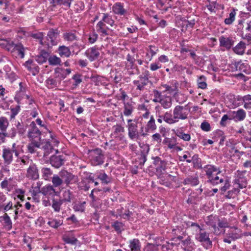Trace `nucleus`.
I'll return each instance as SVG.
<instances>
[{"label": "nucleus", "instance_id": "36", "mask_svg": "<svg viewBox=\"0 0 251 251\" xmlns=\"http://www.w3.org/2000/svg\"><path fill=\"white\" fill-rule=\"evenodd\" d=\"M156 125L155 123V119L153 116L150 117V120L148 122L146 126H144V131L146 133V136L148 133L151 131H154L156 129Z\"/></svg>", "mask_w": 251, "mask_h": 251}, {"label": "nucleus", "instance_id": "62", "mask_svg": "<svg viewBox=\"0 0 251 251\" xmlns=\"http://www.w3.org/2000/svg\"><path fill=\"white\" fill-rule=\"evenodd\" d=\"M224 180L223 178H220L218 176H212L211 177L207 179V182L210 183L213 185H216L220 183H223Z\"/></svg>", "mask_w": 251, "mask_h": 251}, {"label": "nucleus", "instance_id": "5", "mask_svg": "<svg viewBox=\"0 0 251 251\" xmlns=\"http://www.w3.org/2000/svg\"><path fill=\"white\" fill-rule=\"evenodd\" d=\"M149 82V78L147 76H139L137 79L133 81L135 91L133 92L132 95L134 97L140 96L142 92L145 90L146 86Z\"/></svg>", "mask_w": 251, "mask_h": 251}, {"label": "nucleus", "instance_id": "15", "mask_svg": "<svg viewBox=\"0 0 251 251\" xmlns=\"http://www.w3.org/2000/svg\"><path fill=\"white\" fill-rule=\"evenodd\" d=\"M24 65L33 75H36L39 73L40 68L33 59H28L25 63Z\"/></svg>", "mask_w": 251, "mask_h": 251}, {"label": "nucleus", "instance_id": "33", "mask_svg": "<svg viewBox=\"0 0 251 251\" xmlns=\"http://www.w3.org/2000/svg\"><path fill=\"white\" fill-rule=\"evenodd\" d=\"M146 57L149 61L152 60V57L158 52V48L154 45H149L147 49Z\"/></svg>", "mask_w": 251, "mask_h": 251}, {"label": "nucleus", "instance_id": "10", "mask_svg": "<svg viewBox=\"0 0 251 251\" xmlns=\"http://www.w3.org/2000/svg\"><path fill=\"white\" fill-rule=\"evenodd\" d=\"M41 132L36 125L35 122L30 123L27 131V137L30 140L41 139Z\"/></svg>", "mask_w": 251, "mask_h": 251}, {"label": "nucleus", "instance_id": "56", "mask_svg": "<svg viewBox=\"0 0 251 251\" xmlns=\"http://www.w3.org/2000/svg\"><path fill=\"white\" fill-rule=\"evenodd\" d=\"M112 129L113 130V134L116 137L119 136L122 133L125 132L124 127L119 124H117L116 125L113 126L112 127Z\"/></svg>", "mask_w": 251, "mask_h": 251}, {"label": "nucleus", "instance_id": "42", "mask_svg": "<svg viewBox=\"0 0 251 251\" xmlns=\"http://www.w3.org/2000/svg\"><path fill=\"white\" fill-rule=\"evenodd\" d=\"M70 50L72 49V53L73 54L77 55L82 49L85 48V46L82 45L77 41H75L74 43L69 47Z\"/></svg>", "mask_w": 251, "mask_h": 251}, {"label": "nucleus", "instance_id": "1", "mask_svg": "<svg viewBox=\"0 0 251 251\" xmlns=\"http://www.w3.org/2000/svg\"><path fill=\"white\" fill-rule=\"evenodd\" d=\"M139 118L136 119H128L126 127L128 130V136L131 140L137 141L141 137L146 136L144 131V125H142L141 121L139 122Z\"/></svg>", "mask_w": 251, "mask_h": 251}, {"label": "nucleus", "instance_id": "25", "mask_svg": "<svg viewBox=\"0 0 251 251\" xmlns=\"http://www.w3.org/2000/svg\"><path fill=\"white\" fill-rule=\"evenodd\" d=\"M199 182L198 176L195 174L194 176H188L184 179L183 183L184 185H190L192 186H195L198 185Z\"/></svg>", "mask_w": 251, "mask_h": 251}, {"label": "nucleus", "instance_id": "50", "mask_svg": "<svg viewBox=\"0 0 251 251\" xmlns=\"http://www.w3.org/2000/svg\"><path fill=\"white\" fill-rule=\"evenodd\" d=\"M177 140L176 137H166L163 140V143L168 146V148L173 149L176 144Z\"/></svg>", "mask_w": 251, "mask_h": 251}, {"label": "nucleus", "instance_id": "37", "mask_svg": "<svg viewBox=\"0 0 251 251\" xmlns=\"http://www.w3.org/2000/svg\"><path fill=\"white\" fill-rule=\"evenodd\" d=\"M90 79L94 83L95 85L99 86L105 85H106V79L104 76L99 75H92L90 76Z\"/></svg>", "mask_w": 251, "mask_h": 251}, {"label": "nucleus", "instance_id": "55", "mask_svg": "<svg viewBox=\"0 0 251 251\" xmlns=\"http://www.w3.org/2000/svg\"><path fill=\"white\" fill-rule=\"evenodd\" d=\"M46 85L49 89H53L58 85V82L56 79L52 77H49L46 80Z\"/></svg>", "mask_w": 251, "mask_h": 251}, {"label": "nucleus", "instance_id": "9", "mask_svg": "<svg viewBox=\"0 0 251 251\" xmlns=\"http://www.w3.org/2000/svg\"><path fill=\"white\" fill-rule=\"evenodd\" d=\"M58 175L63 180V182L67 186L71 184L76 183L78 181V178L77 176L74 175L65 170L60 171Z\"/></svg>", "mask_w": 251, "mask_h": 251}, {"label": "nucleus", "instance_id": "54", "mask_svg": "<svg viewBox=\"0 0 251 251\" xmlns=\"http://www.w3.org/2000/svg\"><path fill=\"white\" fill-rule=\"evenodd\" d=\"M49 64L52 66H56L60 65L61 62L60 58L57 57L55 55H53L49 56L48 59Z\"/></svg>", "mask_w": 251, "mask_h": 251}, {"label": "nucleus", "instance_id": "38", "mask_svg": "<svg viewBox=\"0 0 251 251\" xmlns=\"http://www.w3.org/2000/svg\"><path fill=\"white\" fill-rule=\"evenodd\" d=\"M1 218L2 219L3 228L6 230H10L12 228V222L8 214L5 213L2 216H1Z\"/></svg>", "mask_w": 251, "mask_h": 251}, {"label": "nucleus", "instance_id": "8", "mask_svg": "<svg viewBox=\"0 0 251 251\" xmlns=\"http://www.w3.org/2000/svg\"><path fill=\"white\" fill-rule=\"evenodd\" d=\"M190 109L188 108V104L185 106L176 105L173 109L174 119L178 122L179 120H185L188 118Z\"/></svg>", "mask_w": 251, "mask_h": 251}, {"label": "nucleus", "instance_id": "20", "mask_svg": "<svg viewBox=\"0 0 251 251\" xmlns=\"http://www.w3.org/2000/svg\"><path fill=\"white\" fill-rule=\"evenodd\" d=\"M85 54L90 61H93L99 58L100 52L98 48L93 47L87 49Z\"/></svg>", "mask_w": 251, "mask_h": 251}, {"label": "nucleus", "instance_id": "19", "mask_svg": "<svg viewBox=\"0 0 251 251\" xmlns=\"http://www.w3.org/2000/svg\"><path fill=\"white\" fill-rule=\"evenodd\" d=\"M158 178L159 183L167 187H169L173 182L176 181V177L169 174L162 175Z\"/></svg>", "mask_w": 251, "mask_h": 251}, {"label": "nucleus", "instance_id": "11", "mask_svg": "<svg viewBox=\"0 0 251 251\" xmlns=\"http://www.w3.org/2000/svg\"><path fill=\"white\" fill-rule=\"evenodd\" d=\"M153 167L155 169V174L158 177L163 175V172L165 170L166 162L158 157L156 156L152 158Z\"/></svg>", "mask_w": 251, "mask_h": 251}, {"label": "nucleus", "instance_id": "32", "mask_svg": "<svg viewBox=\"0 0 251 251\" xmlns=\"http://www.w3.org/2000/svg\"><path fill=\"white\" fill-rule=\"evenodd\" d=\"M126 61L125 63V68L128 70H132L136 68V66L135 64V59L130 54H128L126 56Z\"/></svg>", "mask_w": 251, "mask_h": 251}, {"label": "nucleus", "instance_id": "40", "mask_svg": "<svg viewBox=\"0 0 251 251\" xmlns=\"http://www.w3.org/2000/svg\"><path fill=\"white\" fill-rule=\"evenodd\" d=\"M96 28L97 32L101 35L106 36L108 35L107 29H109V28L102 21H100L98 22L96 25Z\"/></svg>", "mask_w": 251, "mask_h": 251}, {"label": "nucleus", "instance_id": "52", "mask_svg": "<svg viewBox=\"0 0 251 251\" xmlns=\"http://www.w3.org/2000/svg\"><path fill=\"white\" fill-rule=\"evenodd\" d=\"M163 121L168 124H173L176 123V120L174 119L173 114H172L170 112H166L162 115Z\"/></svg>", "mask_w": 251, "mask_h": 251}, {"label": "nucleus", "instance_id": "4", "mask_svg": "<svg viewBox=\"0 0 251 251\" xmlns=\"http://www.w3.org/2000/svg\"><path fill=\"white\" fill-rule=\"evenodd\" d=\"M88 154L92 165L95 166L103 163L105 158L101 149L96 148L89 150Z\"/></svg>", "mask_w": 251, "mask_h": 251}, {"label": "nucleus", "instance_id": "44", "mask_svg": "<svg viewBox=\"0 0 251 251\" xmlns=\"http://www.w3.org/2000/svg\"><path fill=\"white\" fill-rule=\"evenodd\" d=\"M237 9L232 8L229 14L228 18H226L224 20V23L227 25H231L235 20V16L236 15V11Z\"/></svg>", "mask_w": 251, "mask_h": 251}, {"label": "nucleus", "instance_id": "57", "mask_svg": "<svg viewBox=\"0 0 251 251\" xmlns=\"http://www.w3.org/2000/svg\"><path fill=\"white\" fill-rule=\"evenodd\" d=\"M63 204L62 201L61 199H52L51 206L54 211L56 212H59L61 209V206Z\"/></svg>", "mask_w": 251, "mask_h": 251}, {"label": "nucleus", "instance_id": "23", "mask_svg": "<svg viewBox=\"0 0 251 251\" xmlns=\"http://www.w3.org/2000/svg\"><path fill=\"white\" fill-rule=\"evenodd\" d=\"M15 151L14 150L4 148L3 150L2 157L4 159L5 165L10 164L12 160L13 153Z\"/></svg>", "mask_w": 251, "mask_h": 251}, {"label": "nucleus", "instance_id": "39", "mask_svg": "<svg viewBox=\"0 0 251 251\" xmlns=\"http://www.w3.org/2000/svg\"><path fill=\"white\" fill-rule=\"evenodd\" d=\"M246 48L245 43L240 41L237 45L233 48V51L235 53L239 55H242L244 54Z\"/></svg>", "mask_w": 251, "mask_h": 251}, {"label": "nucleus", "instance_id": "41", "mask_svg": "<svg viewBox=\"0 0 251 251\" xmlns=\"http://www.w3.org/2000/svg\"><path fill=\"white\" fill-rule=\"evenodd\" d=\"M49 53L44 50L41 51L40 54L35 57V61L39 64L46 62L49 58Z\"/></svg>", "mask_w": 251, "mask_h": 251}, {"label": "nucleus", "instance_id": "51", "mask_svg": "<svg viewBox=\"0 0 251 251\" xmlns=\"http://www.w3.org/2000/svg\"><path fill=\"white\" fill-rule=\"evenodd\" d=\"M159 103L164 108H169L172 106V99L170 97H163Z\"/></svg>", "mask_w": 251, "mask_h": 251}, {"label": "nucleus", "instance_id": "27", "mask_svg": "<svg viewBox=\"0 0 251 251\" xmlns=\"http://www.w3.org/2000/svg\"><path fill=\"white\" fill-rule=\"evenodd\" d=\"M128 247L129 251H141V243L138 239L129 240Z\"/></svg>", "mask_w": 251, "mask_h": 251}, {"label": "nucleus", "instance_id": "46", "mask_svg": "<svg viewBox=\"0 0 251 251\" xmlns=\"http://www.w3.org/2000/svg\"><path fill=\"white\" fill-rule=\"evenodd\" d=\"M63 221L62 219H57L55 218L50 219L47 224L53 228H57L63 225Z\"/></svg>", "mask_w": 251, "mask_h": 251}, {"label": "nucleus", "instance_id": "64", "mask_svg": "<svg viewBox=\"0 0 251 251\" xmlns=\"http://www.w3.org/2000/svg\"><path fill=\"white\" fill-rule=\"evenodd\" d=\"M243 99L244 107L246 109H251V95H245Z\"/></svg>", "mask_w": 251, "mask_h": 251}, {"label": "nucleus", "instance_id": "12", "mask_svg": "<svg viewBox=\"0 0 251 251\" xmlns=\"http://www.w3.org/2000/svg\"><path fill=\"white\" fill-rule=\"evenodd\" d=\"M58 35L59 32L57 29H51L48 31L47 36V48H51L57 45Z\"/></svg>", "mask_w": 251, "mask_h": 251}, {"label": "nucleus", "instance_id": "14", "mask_svg": "<svg viewBox=\"0 0 251 251\" xmlns=\"http://www.w3.org/2000/svg\"><path fill=\"white\" fill-rule=\"evenodd\" d=\"M26 176L30 179L36 180L39 177L38 170L36 164L31 163L27 169Z\"/></svg>", "mask_w": 251, "mask_h": 251}, {"label": "nucleus", "instance_id": "45", "mask_svg": "<svg viewBox=\"0 0 251 251\" xmlns=\"http://www.w3.org/2000/svg\"><path fill=\"white\" fill-rule=\"evenodd\" d=\"M31 142L27 145L28 151L31 153H33L35 152L36 148H39L41 146L40 140H31Z\"/></svg>", "mask_w": 251, "mask_h": 251}, {"label": "nucleus", "instance_id": "2", "mask_svg": "<svg viewBox=\"0 0 251 251\" xmlns=\"http://www.w3.org/2000/svg\"><path fill=\"white\" fill-rule=\"evenodd\" d=\"M1 48L11 52H12L13 50L17 51L18 55L21 58H24L25 56V48L23 45L21 43L14 44L13 42L9 38H1Z\"/></svg>", "mask_w": 251, "mask_h": 251}, {"label": "nucleus", "instance_id": "61", "mask_svg": "<svg viewBox=\"0 0 251 251\" xmlns=\"http://www.w3.org/2000/svg\"><path fill=\"white\" fill-rule=\"evenodd\" d=\"M101 21H102L103 23H106L110 25L111 26L115 25V21L108 13H103V17Z\"/></svg>", "mask_w": 251, "mask_h": 251}, {"label": "nucleus", "instance_id": "60", "mask_svg": "<svg viewBox=\"0 0 251 251\" xmlns=\"http://www.w3.org/2000/svg\"><path fill=\"white\" fill-rule=\"evenodd\" d=\"M9 125L7 119L4 117H1V134L4 136H8L7 134L5 132L6 128Z\"/></svg>", "mask_w": 251, "mask_h": 251}, {"label": "nucleus", "instance_id": "29", "mask_svg": "<svg viewBox=\"0 0 251 251\" xmlns=\"http://www.w3.org/2000/svg\"><path fill=\"white\" fill-rule=\"evenodd\" d=\"M96 177L104 184H108L112 181L111 177L107 175L103 171H100L95 174Z\"/></svg>", "mask_w": 251, "mask_h": 251}, {"label": "nucleus", "instance_id": "13", "mask_svg": "<svg viewBox=\"0 0 251 251\" xmlns=\"http://www.w3.org/2000/svg\"><path fill=\"white\" fill-rule=\"evenodd\" d=\"M113 13L120 16H126L128 15V9L125 7V4L121 2H115L112 7Z\"/></svg>", "mask_w": 251, "mask_h": 251}, {"label": "nucleus", "instance_id": "24", "mask_svg": "<svg viewBox=\"0 0 251 251\" xmlns=\"http://www.w3.org/2000/svg\"><path fill=\"white\" fill-rule=\"evenodd\" d=\"M123 105L124 109L123 111V114L125 116L127 117L131 115L134 111V106L133 102L130 100L127 101V102H124L123 103Z\"/></svg>", "mask_w": 251, "mask_h": 251}, {"label": "nucleus", "instance_id": "22", "mask_svg": "<svg viewBox=\"0 0 251 251\" xmlns=\"http://www.w3.org/2000/svg\"><path fill=\"white\" fill-rule=\"evenodd\" d=\"M57 52L61 57L69 58L72 54L70 47L65 45L59 46Z\"/></svg>", "mask_w": 251, "mask_h": 251}, {"label": "nucleus", "instance_id": "30", "mask_svg": "<svg viewBox=\"0 0 251 251\" xmlns=\"http://www.w3.org/2000/svg\"><path fill=\"white\" fill-rule=\"evenodd\" d=\"M196 24V21L195 19H193L190 21L184 20L182 21V23L180 25L181 30L182 32H185L189 28H193Z\"/></svg>", "mask_w": 251, "mask_h": 251}, {"label": "nucleus", "instance_id": "47", "mask_svg": "<svg viewBox=\"0 0 251 251\" xmlns=\"http://www.w3.org/2000/svg\"><path fill=\"white\" fill-rule=\"evenodd\" d=\"M182 244L184 247L185 250L187 251H191L195 248V244L189 237L182 241Z\"/></svg>", "mask_w": 251, "mask_h": 251}, {"label": "nucleus", "instance_id": "6", "mask_svg": "<svg viewBox=\"0 0 251 251\" xmlns=\"http://www.w3.org/2000/svg\"><path fill=\"white\" fill-rule=\"evenodd\" d=\"M225 236L223 238L225 243L230 244L232 241H234L242 237V230L236 226H230Z\"/></svg>", "mask_w": 251, "mask_h": 251}, {"label": "nucleus", "instance_id": "18", "mask_svg": "<svg viewBox=\"0 0 251 251\" xmlns=\"http://www.w3.org/2000/svg\"><path fill=\"white\" fill-rule=\"evenodd\" d=\"M219 45L221 47H224L228 50L234 45V41L232 38L221 36L219 38Z\"/></svg>", "mask_w": 251, "mask_h": 251}, {"label": "nucleus", "instance_id": "16", "mask_svg": "<svg viewBox=\"0 0 251 251\" xmlns=\"http://www.w3.org/2000/svg\"><path fill=\"white\" fill-rule=\"evenodd\" d=\"M202 169L205 173L207 179L213 176V173H215L217 175L221 172L219 168L210 164L205 165Z\"/></svg>", "mask_w": 251, "mask_h": 251}, {"label": "nucleus", "instance_id": "7", "mask_svg": "<svg viewBox=\"0 0 251 251\" xmlns=\"http://www.w3.org/2000/svg\"><path fill=\"white\" fill-rule=\"evenodd\" d=\"M210 233L203 229L198 234H196L195 240L206 250L211 249L212 247V241L210 238Z\"/></svg>", "mask_w": 251, "mask_h": 251}, {"label": "nucleus", "instance_id": "26", "mask_svg": "<svg viewBox=\"0 0 251 251\" xmlns=\"http://www.w3.org/2000/svg\"><path fill=\"white\" fill-rule=\"evenodd\" d=\"M232 119L235 122L242 121L244 120L246 117V112L243 109H239L236 111H232Z\"/></svg>", "mask_w": 251, "mask_h": 251}, {"label": "nucleus", "instance_id": "53", "mask_svg": "<svg viewBox=\"0 0 251 251\" xmlns=\"http://www.w3.org/2000/svg\"><path fill=\"white\" fill-rule=\"evenodd\" d=\"M50 4L53 7L62 4L67 6L68 8H70L71 6V1L65 0H50Z\"/></svg>", "mask_w": 251, "mask_h": 251}, {"label": "nucleus", "instance_id": "59", "mask_svg": "<svg viewBox=\"0 0 251 251\" xmlns=\"http://www.w3.org/2000/svg\"><path fill=\"white\" fill-rule=\"evenodd\" d=\"M206 81V78L204 75L200 76L197 80L198 87L202 89H206L207 86Z\"/></svg>", "mask_w": 251, "mask_h": 251}, {"label": "nucleus", "instance_id": "3", "mask_svg": "<svg viewBox=\"0 0 251 251\" xmlns=\"http://www.w3.org/2000/svg\"><path fill=\"white\" fill-rule=\"evenodd\" d=\"M232 183L234 188L232 190L228 192V196L229 198L234 197L233 195H237L240 192V189L247 187V179L243 174L238 173Z\"/></svg>", "mask_w": 251, "mask_h": 251}, {"label": "nucleus", "instance_id": "34", "mask_svg": "<svg viewBox=\"0 0 251 251\" xmlns=\"http://www.w3.org/2000/svg\"><path fill=\"white\" fill-rule=\"evenodd\" d=\"M150 151V147L148 145L144 146V149L141 151V154L139 157V165L141 166L144 165L145 162L147 161V156Z\"/></svg>", "mask_w": 251, "mask_h": 251}, {"label": "nucleus", "instance_id": "48", "mask_svg": "<svg viewBox=\"0 0 251 251\" xmlns=\"http://www.w3.org/2000/svg\"><path fill=\"white\" fill-rule=\"evenodd\" d=\"M176 135L185 141H189L191 139L189 133H185L182 128L178 129L176 131Z\"/></svg>", "mask_w": 251, "mask_h": 251}, {"label": "nucleus", "instance_id": "28", "mask_svg": "<svg viewBox=\"0 0 251 251\" xmlns=\"http://www.w3.org/2000/svg\"><path fill=\"white\" fill-rule=\"evenodd\" d=\"M187 226L192 231L195 237H196V234H198V233L204 229L202 226H201L198 223L192 222H188L187 224Z\"/></svg>", "mask_w": 251, "mask_h": 251}, {"label": "nucleus", "instance_id": "21", "mask_svg": "<svg viewBox=\"0 0 251 251\" xmlns=\"http://www.w3.org/2000/svg\"><path fill=\"white\" fill-rule=\"evenodd\" d=\"M65 162V158L62 155H53L50 158V163L55 168L62 166Z\"/></svg>", "mask_w": 251, "mask_h": 251}, {"label": "nucleus", "instance_id": "43", "mask_svg": "<svg viewBox=\"0 0 251 251\" xmlns=\"http://www.w3.org/2000/svg\"><path fill=\"white\" fill-rule=\"evenodd\" d=\"M109 77L114 83L118 84L122 80V75L120 73L116 70H111Z\"/></svg>", "mask_w": 251, "mask_h": 251}, {"label": "nucleus", "instance_id": "31", "mask_svg": "<svg viewBox=\"0 0 251 251\" xmlns=\"http://www.w3.org/2000/svg\"><path fill=\"white\" fill-rule=\"evenodd\" d=\"M5 93V89L1 86V107L3 109H8L10 104L12 102V100L6 96L3 98Z\"/></svg>", "mask_w": 251, "mask_h": 251}, {"label": "nucleus", "instance_id": "35", "mask_svg": "<svg viewBox=\"0 0 251 251\" xmlns=\"http://www.w3.org/2000/svg\"><path fill=\"white\" fill-rule=\"evenodd\" d=\"M41 193L45 196L51 197L56 195V192L53 186L51 185H46L43 187L41 190Z\"/></svg>", "mask_w": 251, "mask_h": 251}, {"label": "nucleus", "instance_id": "17", "mask_svg": "<svg viewBox=\"0 0 251 251\" xmlns=\"http://www.w3.org/2000/svg\"><path fill=\"white\" fill-rule=\"evenodd\" d=\"M62 38L65 41L68 43H73L75 41H77L79 39L77 35V32L75 30H71L66 31L63 33Z\"/></svg>", "mask_w": 251, "mask_h": 251}, {"label": "nucleus", "instance_id": "49", "mask_svg": "<svg viewBox=\"0 0 251 251\" xmlns=\"http://www.w3.org/2000/svg\"><path fill=\"white\" fill-rule=\"evenodd\" d=\"M10 112H7L9 114V118L10 120L14 119L16 116L20 112L21 107L19 105H17L15 106H10Z\"/></svg>", "mask_w": 251, "mask_h": 251}, {"label": "nucleus", "instance_id": "63", "mask_svg": "<svg viewBox=\"0 0 251 251\" xmlns=\"http://www.w3.org/2000/svg\"><path fill=\"white\" fill-rule=\"evenodd\" d=\"M176 244L173 242H166L163 244L161 247L162 251H174V248Z\"/></svg>", "mask_w": 251, "mask_h": 251}, {"label": "nucleus", "instance_id": "58", "mask_svg": "<svg viewBox=\"0 0 251 251\" xmlns=\"http://www.w3.org/2000/svg\"><path fill=\"white\" fill-rule=\"evenodd\" d=\"M42 176L45 180H49L53 174L52 170L50 168H43L41 169Z\"/></svg>", "mask_w": 251, "mask_h": 251}]
</instances>
